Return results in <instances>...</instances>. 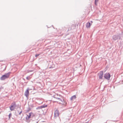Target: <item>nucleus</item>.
<instances>
[{
  "label": "nucleus",
  "mask_w": 123,
  "mask_h": 123,
  "mask_svg": "<svg viewBox=\"0 0 123 123\" xmlns=\"http://www.w3.org/2000/svg\"><path fill=\"white\" fill-rule=\"evenodd\" d=\"M11 72H10L5 73L4 75H3L0 78V80H3L9 77Z\"/></svg>",
  "instance_id": "nucleus-1"
},
{
  "label": "nucleus",
  "mask_w": 123,
  "mask_h": 123,
  "mask_svg": "<svg viewBox=\"0 0 123 123\" xmlns=\"http://www.w3.org/2000/svg\"><path fill=\"white\" fill-rule=\"evenodd\" d=\"M122 34H119L118 35H115L112 36L113 39L114 41L120 39L123 36V32H122Z\"/></svg>",
  "instance_id": "nucleus-2"
},
{
  "label": "nucleus",
  "mask_w": 123,
  "mask_h": 123,
  "mask_svg": "<svg viewBox=\"0 0 123 123\" xmlns=\"http://www.w3.org/2000/svg\"><path fill=\"white\" fill-rule=\"evenodd\" d=\"M16 106V105L15 102L12 103L10 106L9 107L10 110L11 111L14 110Z\"/></svg>",
  "instance_id": "nucleus-3"
},
{
  "label": "nucleus",
  "mask_w": 123,
  "mask_h": 123,
  "mask_svg": "<svg viewBox=\"0 0 123 123\" xmlns=\"http://www.w3.org/2000/svg\"><path fill=\"white\" fill-rule=\"evenodd\" d=\"M104 77L105 79L107 80H109L111 76L109 73H106L104 74Z\"/></svg>",
  "instance_id": "nucleus-4"
},
{
  "label": "nucleus",
  "mask_w": 123,
  "mask_h": 123,
  "mask_svg": "<svg viewBox=\"0 0 123 123\" xmlns=\"http://www.w3.org/2000/svg\"><path fill=\"white\" fill-rule=\"evenodd\" d=\"M103 71H100L98 73V78L99 79H102V78L103 75Z\"/></svg>",
  "instance_id": "nucleus-5"
},
{
  "label": "nucleus",
  "mask_w": 123,
  "mask_h": 123,
  "mask_svg": "<svg viewBox=\"0 0 123 123\" xmlns=\"http://www.w3.org/2000/svg\"><path fill=\"white\" fill-rule=\"evenodd\" d=\"M29 88H28L26 89L24 93L25 95L27 98L28 97L29 95Z\"/></svg>",
  "instance_id": "nucleus-6"
},
{
  "label": "nucleus",
  "mask_w": 123,
  "mask_h": 123,
  "mask_svg": "<svg viewBox=\"0 0 123 123\" xmlns=\"http://www.w3.org/2000/svg\"><path fill=\"white\" fill-rule=\"evenodd\" d=\"M59 113L57 109H56L54 112V115L55 117H57L59 116Z\"/></svg>",
  "instance_id": "nucleus-7"
},
{
  "label": "nucleus",
  "mask_w": 123,
  "mask_h": 123,
  "mask_svg": "<svg viewBox=\"0 0 123 123\" xmlns=\"http://www.w3.org/2000/svg\"><path fill=\"white\" fill-rule=\"evenodd\" d=\"M32 113V112H30L29 113V115H27V117H26L25 119H26L27 120H28L30 118H31V114Z\"/></svg>",
  "instance_id": "nucleus-8"
},
{
  "label": "nucleus",
  "mask_w": 123,
  "mask_h": 123,
  "mask_svg": "<svg viewBox=\"0 0 123 123\" xmlns=\"http://www.w3.org/2000/svg\"><path fill=\"white\" fill-rule=\"evenodd\" d=\"M48 106L47 105L44 104L40 106V109H42V108H44L47 107Z\"/></svg>",
  "instance_id": "nucleus-9"
},
{
  "label": "nucleus",
  "mask_w": 123,
  "mask_h": 123,
  "mask_svg": "<svg viewBox=\"0 0 123 123\" xmlns=\"http://www.w3.org/2000/svg\"><path fill=\"white\" fill-rule=\"evenodd\" d=\"M91 25V23L90 22H88L86 24V27L87 28H89L90 27Z\"/></svg>",
  "instance_id": "nucleus-10"
},
{
  "label": "nucleus",
  "mask_w": 123,
  "mask_h": 123,
  "mask_svg": "<svg viewBox=\"0 0 123 123\" xmlns=\"http://www.w3.org/2000/svg\"><path fill=\"white\" fill-rule=\"evenodd\" d=\"M76 96L75 95H74L72 96L70 98V99L71 100H73L74 99H75L76 98Z\"/></svg>",
  "instance_id": "nucleus-11"
},
{
  "label": "nucleus",
  "mask_w": 123,
  "mask_h": 123,
  "mask_svg": "<svg viewBox=\"0 0 123 123\" xmlns=\"http://www.w3.org/2000/svg\"><path fill=\"white\" fill-rule=\"evenodd\" d=\"M52 64H51L50 63H49V65H50V66L49 67V68H53L54 67V65L52 64L53 62H51Z\"/></svg>",
  "instance_id": "nucleus-12"
},
{
  "label": "nucleus",
  "mask_w": 123,
  "mask_h": 123,
  "mask_svg": "<svg viewBox=\"0 0 123 123\" xmlns=\"http://www.w3.org/2000/svg\"><path fill=\"white\" fill-rule=\"evenodd\" d=\"M60 29L62 30H66V28L64 26L60 28Z\"/></svg>",
  "instance_id": "nucleus-13"
},
{
  "label": "nucleus",
  "mask_w": 123,
  "mask_h": 123,
  "mask_svg": "<svg viewBox=\"0 0 123 123\" xmlns=\"http://www.w3.org/2000/svg\"><path fill=\"white\" fill-rule=\"evenodd\" d=\"M55 98L56 99H58L59 100L62 101L63 102V101H64V99H63V100L60 98Z\"/></svg>",
  "instance_id": "nucleus-14"
},
{
  "label": "nucleus",
  "mask_w": 123,
  "mask_h": 123,
  "mask_svg": "<svg viewBox=\"0 0 123 123\" xmlns=\"http://www.w3.org/2000/svg\"><path fill=\"white\" fill-rule=\"evenodd\" d=\"M31 109L30 107H29L26 110V111L27 112H29L31 110Z\"/></svg>",
  "instance_id": "nucleus-15"
},
{
  "label": "nucleus",
  "mask_w": 123,
  "mask_h": 123,
  "mask_svg": "<svg viewBox=\"0 0 123 123\" xmlns=\"http://www.w3.org/2000/svg\"><path fill=\"white\" fill-rule=\"evenodd\" d=\"M12 113H9L8 115L9 118V119H10V117L12 116Z\"/></svg>",
  "instance_id": "nucleus-16"
},
{
  "label": "nucleus",
  "mask_w": 123,
  "mask_h": 123,
  "mask_svg": "<svg viewBox=\"0 0 123 123\" xmlns=\"http://www.w3.org/2000/svg\"><path fill=\"white\" fill-rule=\"evenodd\" d=\"M32 113L31 114V117H33L34 116H35V114L34 113H33L32 112Z\"/></svg>",
  "instance_id": "nucleus-17"
},
{
  "label": "nucleus",
  "mask_w": 123,
  "mask_h": 123,
  "mask_svg": "<svg viewBox=\"0 0 123 123\" xmlns=\"http://www.w3.org/2000/svg\"><path fill=\"white\" fill-rule=\"evenodd\" d=\"M40 55V54H36L35 55V56L36 57H37L38 56H39Z\"/></svg>",
  "instance_id": "nucleus-18"
},
{
  "label": "nucleus",
  "mask_w": 123,
  "mask_h": 123,
  "mask_svg": "<svg viewBox=\"0 0 123 123\" xmlns=\"http://www.w3.org/2000/svg\"><path fill=\"white\" fill-rule=\"evenodd\" d=\"M30 77V76H28L27 77H26V79L27 80H30V78H29L28 77Z\"/></svg>",
  "instance_id": "nucleus-19"
},
{
  "label": "nucleus",
  "mask_w": 123,
  "mask_h": 123,
  "mask_svg": "<svg viewBox=\"0 0 123 123\" xmlns=\"http://www.w3.org/2000/svg\"><path fill=\"white\" fill-rule=\"evenodd\" d=\"M21 111L19 113V115H20L22 112V109H21Z\"/></svg>",
  "instance_id": "nucleus-20"
},
{
  "label": "nucleus",
  "mask_w": 123,
  "mask_h": 123,
  "mask_svg": "<svg viewBox=\"0 0 123 123\" xmlns=\"http://www.w3.org/2000/svg\"><path fill=\"white\" fill-rule=\"evenodd\" d=\"M40 106H38V107H37L36 108V109L37 110H38V109H40Z\"/></svg>",
  "instance_id": "nucleus-21"
},
{
  "label": "nucleus",
  "mask_w": 123,
  "mask_h": 123,
  "mask_svg": "<svg viewBox=\"0 0 123 123\" xmlns=\"http://www.w3.org/2000/svg\"><path fill=\"white\" fill-rule=\"evenodd\" d=\"M98 1V0H95V2H97Z\"/></svg>",
  "instance_id": "nucleus-22"
},
{
  "label": "nucleus",
  "mask_w": 123,
  "mask_h": 123,
  "mask_svg": "<svg viewBox=\"0 0 123 123\" xmlns=\"http://www.w3.org/2000/svg\"><path fill=\"white\" fill-rule=\"evenodd\" d=\"M94 4H95V5H97V2H94Z\"/></svg>",
  "instance_id": "nucleus-23"
},
{
  "label": "nucleus",
  "mask_w": 123,
  "mask_h": 123,
  "mask_svg": "<svg viewBox=\"0 0 123 123\" xmlns=\"http://www.w3.org/2000/svg\"><path fill=\"white\" fill-rule=\"evenodd\" d=\"M46 26H47L48 27V28H49V27H48V26L47 25H46Z\"/></svg>",
  "instance_id": "nucleus-24"
},
{
  "label": "nucleus",
  "mask_w": 123,
  "mask_h": 123,
  "mask_svg": "<svg viewBox=\"0 0 123 123\" xmlns=\"http://www.w3.org/2000/svg\"><path fill=\"white\" fill-rule=\"evenodd\" d=\"M59 118V119H60V121H61V119H60V118Z\"/></svg>",
  "instance_id": "nucleus-25"
},
{
  "label": "nucleus",
  "mask_w": 123,
  "mask_h": 123,
  "mask_svg": "<svg viewBox=\"0 0 123 123\" xmlns=\"http://www.w3.org/2000/svg\"><path fill=\"white\" fill-rule=\"evenodd\" d=\"M23 79L24 80H25V79H24V78H23Z\"/></svg>",
  "instance_id": "nucleus-26"
},
{
  "label": "nucleus",
  "mask_w": 123,
  "mask_h": 123,
  "mask_svg": "<svg viewBox=\"0 0 123 123\" xmlns=\"http://www.w3.org/2000/svg\"><path fill=\"white\" fill-rule=\"evenodd\" d=\"M91 22L92 23V21H91Z\"/></svg>",
  "instance_id": "nucleus-27"
},
{
  "label": "nucleus",
  "mask_w": 123,
  "mask_h": 123,
  "mask_svg": "<svg viewBox=\"0 0 123 123\" xmlns=\"http://www.w3.org/2000/svg\"><path fill=\"white\" fill-rule=\"evenodd\" d=\"M122 82H123V80H122Z\"/></svg>",
  "instance_id": "nucleus-28"
},
{
  "label": "nucleus",
  "mask_w": 123,
  "mask_h": 123,
  "mask_svg": "<svg viewBox=\"0 0 123 123\" xmlns=\"http://www.w3.org/2000/svg\"><path fill=\"white\" fill-rule=\"evenodd\" d=\"M18 112H19V111H18Z\"/></svg>",
  "instance_id": "nucleus-29"
},
{
  "label": "nucleus",
  "mask_w": 123,
  "mask_h": 123,
  "mask_svg": "<svg viewBox=\"0 0 123 123\" xmlns=\"http://www.w3.org/2000/svg\"><path fill=\"white\" fill-rule=\"evenodd\" d=\"M87 123V122L86 123Z\"/></svg>",
  "instance_id": "nucleus-30"
}]
</instances>
